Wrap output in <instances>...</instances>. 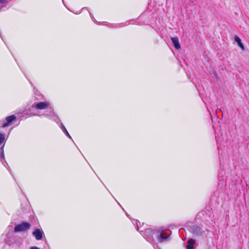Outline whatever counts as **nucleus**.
Instances as JSON below:
<instances>
[{"label":"nucleus","instance_id":"9b49d317","mask_svg":"<svg viewBox=\"0 0 249 249\" xmlns=\"http://www.w3.org/2000/svg\"><path fill=\"white\" fill-rule=\"evenodd\" d=\"M60 127L62 130L63 131V132L66 134V135H67L70 138H71L70 135L68 133L67 130L66 129V127H65L63 124H60Z\"/></svg>","mask_w":249,"mask_h":249},{"label":"nucleus","instance_id":"423d86ee","mask_svg":"<svg viewBox=\"0 0 249 249\" xmlns=\"http://www.w3.org/2000/svg\"><path fill=\"white\" fill-rule=\"evenodd\" d=\"M169 238V236L165 232H160L158 236V240L159 242H163Z\"/></svg>","mask_w":249,"mask_h":249},{"label":"nucleus","instance_id":"f8f14e48","mask_svg":"<svg viewBox=\"0 0 249 249\" xmlns=\"http://www.w3.org/2000/svg\"><path fill=\"white\" fill-rule=\"evenodd\" d=\"M5 140V136L2 133H0V145L2 144Z\"/></svg>","mask_w":249,"mask_h":249},{"label":"nucleus","instance_id":"f3484780","mask_svg":"<svg viewBox=\"0 0 249 249\" xmlns=\"http://www.w3.org/2000/svg\"><path fill=\"white\" fill-rule=\"evenodd\" d=\"M4 162H6V161H3V163L2 162V163L4 165V166H5V165H4Z\"/></svg>","mask_w":249,"mask_h":249},{"label":"nucleus","instance_id":"f03ea898","mask_svg":"<svg viewBox=\"0 0 249 249\" xmlns=\"http://www.w3.org/2000/svg\"><path fill=\"white\" fill-rule=\"evenodd\" d=\"M190 231L196 236H202L204 233V231L197 225H193L190 228Z\"/></svg>","mask_w":249,"mask_h":249},{"label":"nucleus","instance_id":"4468645a","mask_svg":"<svg viewBox=\"0 0 249 249\" xmlns=\"http://www.w3.org/2000/svg\"><path fill=\"white\" fill-rule=\"evenodd\" d=\"M7 0H0V2L1 3H5L6 1H7Z\"/></svg>","mask_w":249,"mask_h":249},{"label":"nucleus","instance_id":"20e7f679","mask_svg":"<svg viewBox=\"0 0 249 249\" xmlns=\"http://www.w3.org/2000/svg\"><path fill=\"white\" fill-rule=\"evenodd\" d=\"M5 120L6 122L2 125L3 128L9 126L13 122L16 121L17 117L14 115H12L6 117Z\"/></svg>","mask_w":249,"mask_h":249},{"label":"nucleus","instance_id":"39448f33","mask_svg":"<svg viewBox=\"0 0 249 249\" xmlns=\"http://www.w3.org/2000/svg\"><path fill=\"white\" fill-rule=\"evenodd\" d=\"M43 231L39 229H36L33 232V235L37 240H41L43 236Z\"/></svg>","mask_w":249,"mask_h":249},{"label":"nucleus","instance_id":"9d476101","mask_svg":"<svg viewBox=\"0 0 249 249\" xmlns=\"http://www.w3.org/2000/svg\"><path fill=\"white\" fill-rule=\"evenodd\" d=\"M234 40H235V41H236L237 44H238V45L241 48H242V49H244V46H243V43H242L241 42V39L238 37V36H235L234 37Z\"/></svg>","mask_w":249,"mask_h":249},{"label":"nucleus","instance_id":"0eeeda50","mask_svg":"<svg viewBox=\"0 0 249 249\" xmlns=\"http://www.w3.org/2000/svg\"><path fill=\"white\" fill-rule=\"evenodd\" d=\"M172 43L176 49H179L180 45L179 43L178 38V37H171Z\"/></svg>","mask_w":249,"mask_h":249},{"label":"nucleus","instance_id":"2eb2a0df","mask_svg":"<svg viewBox=\"0 0 249 249\" xmlns=\"http://www.w3.org/2000/svg\"><path fill=\"white\" fill-rule=\"evenodd\" d=\"M30 249H40L36 247H31L30 248Z\"/></svg>","mask_w":249,"mask_h":249},{"label":"nucleus","instance_id":"ddd939ff","mask_svg":"<svg viewBox=\"0 0 249 249\" xmlns=\"http://www.w3.org/2000/svg\"><path fill=\"white\" fill-rule=\"evenodd\" d=\"M136 227H137V230L138 231L139 229L138 223H140V222L137 221V220H136Z\"/></svg>","mask_w":249,"mask_h":249},{"label":"nucleus","instance_id":"7ed1b4c3","mask_svg":"<svg viewBox=\"0 0 249 249\" xmlns=\"http://www.w3.org/2000/svg\"><path fill=\"white\" fill-rule=\"evenodd\" d=\"M49 105V103L47 102H41L33 104L32 107L37 110H42L48 108Z\"/></svg>","mask_w":249,"mask_h":249},{"label":"nucleus","instance_id":"1a4fd4ad","mask_svg":"<svg viewBox=\"0 0 249 249\" xmlns=\"http://www.w3.org/2000/svg\"><path fill=\"white\" fill-rule=\"evenodd\" d=\"M4 144H3L0 148V160L2 163H3V161H5L4 154Z\"/></svg>","mask_w":249,"mask_h":249},{"label":"nucleus","instance_id":"f257e3e1","mask_svg":"<svg viewBox=\"0 0 249 249\" xmlns=\"http://www.w3.org/2000/svg\"><path fill=\"white\" fill-rule=\"evenodd\" d=\"M31 224L28 222H23L16 225L14 228V232H21L27 231L30 229Z\"/></svg>","mask_w":249,"mask_h":249},{"label":"nucleus","instance_id":"dca6fc26","mask_svg":"<svg viewBox=\"0 0 249 249\" xmlns=\"http://www.w3.org/2000/svg\"><path fill=\"white\" fill-rule=\"evenodd\" d=\"M151 231V230L150 229H146L145 230V232H149V231Z\"/></svg>","mask_w":249,"mask_h":249},{"label":"nucleus","instance_id":"6e6552de","mask_svg":"<svg viewBox=\"0 0 249 249\" xmlns=\"http://www.w3.org/2000/svg\"><path fill=\"white\" fill-rule=\"evenodd\" d=\"M195 243V240L193 239H189L187 242V245L186 247L187 249H193Z\"/></svg>","mask_w":249,"mask_h":249}]
</instances>
